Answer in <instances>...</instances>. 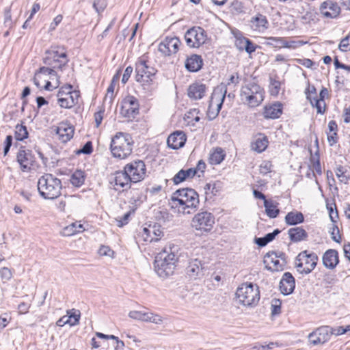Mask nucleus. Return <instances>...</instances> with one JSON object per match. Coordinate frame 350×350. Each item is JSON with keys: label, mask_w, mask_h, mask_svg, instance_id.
<instances>
[{"label": "nucleus", "mask_w": 350, "mask_h": 350, "mask_svg": "<svg viewBox=\"0 0 350 350\" xmlns=\"http://www.w3.org/2000/svg\"><path fill=\"white\" fill-rule=\"evenodd\" d=\"M200 200L198 193L193 189L183 188L176 190L172 195L170 205L182 214H191L198 208Z\"/></svg>", "instance_id": "nucleus-1"}, {"label": "nucleus", "mask_w": 350, "mask_h": 350, "mask_svg": "<svg viewBox=\"0 0 350 350\" xmlns=\"http://www.w3.org/2000/svg\"><path fill=\"white\" fill-rule=\"evenodd\" d=\"M178 245H169L165 247L155 257L154 270L159 277L172 275L178 260Z\"/></svg>", "instance_id": "nucleus-2"}, {"label": "nucleus", "mask_w": 350, "mask_h": 350, "mask_svg": "<svg viewBox=\"0 0 350 350\" xmlns=\"http://www.w3.org/2000/svg\"><path fill=\"white\" fill-rule=\"evenodd\" d=\"M133 141L131 135L126 133L118 132L112 138L110 150L113 157L125 159L133 151Z\"/></svg>", "instance_id": "nucleus-3"}, {"label": "nucleus", "mask_w": 350, "mask_h": 350, "mask_svg": "<svg viewBox=\"0 0 350 350\" xmlns=\"http://www.w3.org/2000/svg\"><path fill=\"white\" fill-rule=\"evenodd\" d=\"M62 182L51 174H44L38 181L40 195L44 199L54 200L61 195Z\"/></svg>", "instance_id": "nucleus-4"}, {"label": "nucleus", "mask_w": 350, "mask_h": 350, "mask_svg": "<svg viewBox=\"0 0 350 350\" xmlns=\"http://www.w3.org/2000/svg\"><path fill=\"white\" fill-rule=\"evenodd\" d=\"M236 296L243 306H256L260 299L258 286L252 282L243 283L237 289Z\"/></svg>", "instance_id": "nucleus-5"}, {"label": "nucleus", "mask_w": 350, "mask_h": 350, "mask_svg": "<svg viewBox=\"0 0 350 350\" xmlns=\"http://www.w3.org/2000/svg\"><path fill=\"white\" fill-rule=\"evenodd\" d=\"M44 63L52 69H62L68 62L65 49L59 46H53L46 51Z\"/></svg>", "instance_id": "nucleus-6"}, {"label": "nucleus", "mask_w": 350, "mask_h": 350, "mask_svg": "<svg viewBox=\"0 0 350 350\" xmlns=\"http://www.w3.org/2000/svg\"><path fill=\"white\" fill-rule=\"evenodd\" d=\"M34 85L38 88H59L56 72L50 68L42 67L33 77Z\"/></svg>", "instance_id": "nucleus-7"}, {"label": "nucleus", "mask_w": 350, "mask_h": 350, "mask_svg": "<svg viewBox=\"0 0 350 350\" xmlns=\"http://www.w3.org/2000/svg\"><path fill=\"white\" fill-rule=\"evenodd\" d=\"M318 256L314 252L309 253L307 250L301 252L296 257L295 267L301 274H308L317 266Z\"/></svg>", "instance_id": "nucleus-8"}, {"label": "nucleus", "mask_w": 350, "mask_h": 350, "mask_svg": "<svg viewBox=\"0 0 350 350\" xmlns=\"http://www.w3.org/2000/svg\"><path fill=\"white\" fill-rule=\"evenodd\" d=\"M305 94L311 105L317 109V113L323 114L326 106L325 98L329 96L328 89H321L319 93L317 89H306Z\"/></svg>", "instance_id": "nucleus-9"}, {"label": "nucleus", "mask_w": 350, "mask_h": 350, "mask_svg": "<svg viewBox=\"0 0 350 350\" xmlns=\"http://www.w3.org/2000/svg\"><path fill=\"white\" fill-rule=\"evenodd\" d=\"M215 224V217L209 212L204 211L194 215L191 225L196 230L201 233L210 232Z\"/></svg>", "instance_id": "nucleus-10"}, {"label": "nucleus", "mask_w": 350, "mask_h": 350, "mask_svg": "<svg viewBox=\"0 0 350 350\" xmlns=\"http://www.w3.org/2000/svg\"><path fill=\"white\" fill-rule=\"evenodd\" d=\"M185 39L188 46L198 48L205 43L206 33L202 27H193L186 31Z\"/></svg>", "instance_id": "nucleus-11"}, {"label": "nucleus", "mask_w": 350, "mask_h": 350, "mask_svg": "<svg viewBox=\"0 0 350 350\" xmlns=\"http://www.w3.org/2000/svg\"><path fill=\"white\" fill-rule=\"evenodd\" d=\"M124 167L133 183L140 182L146 177V167L145 163L142 160L132 161Z\"/></svg>", "instance_id": "nucleus-12"}, {"label": "nucleus", "mask_w": 350, "mask_h": 350, "mask_svg": "<svg viewBox=\"0 0 350 350\" xmlns=\"http://www.w3.org/2000/svg\"><path fill=\"white\" fill-rule=\"evenodd\" d=\"M110 183L115 190L125 191L131 187L133 182L124 168L123 170L117 171L111 175Z\"/></svg>", "instance_id": "nucleus-13"}, {"label": "nucleus", "mask_w": 350, "mask_h": 350, "mask_svg": "<svg viewBox=\"0 0 350 350\" xmlns=\"http://www.w3.org/2000/svg\"><path fill=\"white\" fill-rule=\"evenodd\" d=\"M139 113L137 100L133 96H128L122 102L120 114L128 119L134 118Z\"/></svg>", "instance_id": "nucleus-14"}, {"label": "nucleus", "mask_w": 350, "mask_h": 350, "mask_svg": "<svg viewBox=\"0 0 350 350\" xmlns=\"http://www.w3.org/2000/svg\"><path fill=\"white\" fill-rule=\"evenodd\" d=\"M80 92L75 89L72 91H59L57 94L59 105L64 108H71L78 103Z\"/></svg>", "instance_id": "nucleus-15"}, {"label": "nucleus", "mask_w": 350, "mask_h": 350, "mask_svg": "<svg viewBox=\"0 0 350 350\" xmlns=\"http://www.w3.org/2000/svg\"><path fill=\"white\" fill-rule=\"evenodd\" d=\"M332 335V327L329 326H321L310 333L308 339L314 345L324 344L328 341Z\"/></svg>", "instance_id": "nucleus-16"}, {"label": "nucleus", "mask_w": 350, "mask_h": 350, "mask_svg": "<svg viewBox=\"0 0 350 350\" xmlns=\"http://www.w3.org/2000/svg\"><path fill=\"white\" fill-rule=\"evenodd\" d=\"M16 159L23 172L30 170L35 162V157L32 151L25 148H21L18 150Z\"/></svg>", "instance_id": "nucleus-17"}, {"label": "nucleus", "mask_w": 350, "mask_h": 350, "mask_svg": "<svg viewBox=\"0 0 350 350\" xmlns=\"http://www.w3.org/2000/svg\"><path fill=\"white\" fill-rule=\"evenodd\" d=\"M181 44L180 39L177 37L166 38L159 45V51L164 55H170L178 52Z\"/></svg>", "instance_id": "nucleus-18"}, {"label": "nucleus", "mask_w": 350, "mask_h": 350, "mask_svg": "<svg viewBox=\"0 0 350 350\" xmlns=\"http://www.w3.org/2000/svg\"><path fill=\"white\" fill-rule=\"evenodd\" d=\"M129 316L131 319L144 322H150L154 324H161L163 323V319L160 315L151 312L133 310L129 312Z\"/></svg>", "instance_id": "nucleus-19"}, {"label": "nucleus", "mask_w": 350, "mask_h": 350, "mask_svg": "<svg viewBox=\"0 0 350 350\" xmlns=\"http://www.w3.org/2000/svg\"><path fill=\"white\" fill-rule=\"evenodd\" d=\"M320 12L325 18H334L339 15L340 8L336 3L327 0L321 4Z\"/></svg>", "instance_id": "nucleus-20"}, {"label": "nucleus", "mask_w": 350, "mask_h": 350, "mask_svg": "<svg viewBox=\"0 0 350 350\" xmlns=\"http://www.w3.org/2000/svg\"><path fill=\"white\" fill-rule=\"evenodd\" d=\"M163 235V232L161 226L157 224L149 225L148 227L144 228L143 230V237L146 241H157Z\"/></svg>", "instance_id": "nucleus-21"}, {"label": "nucleus", "mask_w": 350, "mask_h": 350, "mask_svg": "<svg viewBox=\"0 0 350 350\" xmlns=\"http://www.w3.org/2000/svg\"><path fill=\"white\" fill-rule=\"evenodd\" d=\"M187 140V137L184 132L176 131L172 133L167 138V146L172 149L176 150L182 148Z\"/></svg>", "instance_id": "nucleus-22"}, {"label": "nucleus", "mask_w": 350, "mask_h": 350, "mask_svg": "<svg viewBox=\"0 0 350 350\" xmlns=\"http://www.w3.org/2000/svg\"><path fill=\"white\" fill-rule=\"evenodd\" d=\"M262 90L252 92L251 94L249 92H242L241 93V100L247 103L251 107H256L263 100Z\"/></svg>", "instance_id": "nucleus-23"}, {"label": "nucleus", "mask_w": 350, "mask_h": 350, "mask_svg": "<svg viewBox=\"0 0 350 350\" xmlns=\"http://www.w3.org/2000/svg\"><path fill=\"white\" fill-rule=\"evenodd\" d=\"M295 286V278L289 272L284 273L280 282V289L283 295H287L292 293Z\"/></svg>", "instance_id": "nucleus-24"}, {"label": "nucleus", "mask_w": 350, "mask_h": 350, "mask_svg": "<svg viewBox=\"0 0 350 350\" xmlns=\"http://www.w3.org/2000/svg\"><path fill=\"white\" fill-rule=\"evenodd\" d=\"M226 89L223 91V89H214L213 92L212 93L209 108H216V115L218 114L220 109H221L224 100L226 97Z\"/></svg>", "instance_id": "nucleus-25"}, {"label": "nucleus", "mask_w": 350, "mask_h": 350, "mask_svg": "<svg viewBox=\"0 0 350 350\" xmlns=\"http://www.w3.org/2000/svg\"><path fill=\"white\" fill-rule=\"evenodd\" d=\"M264 262L266 264V268L272 271L282 270L284 265L278 259V254L275 252L267 253L265 256Z\"/></svg>", "instance_id": "nucleus-26"}, {"label": "nucleus", "mask_w": 350, "mask_h": 350, "mask_svg": "<svg viewBox=\"0 0 350 350\" xmlns=\"http://www.w3.org/2000/svg\"><path fill=\"white\" fill-rule=\"evenodd\" d=\"M250 26L254 31L262 33L268 29L269 22L265 16L261 14H258L252 17L250 20Z\"/></svg>", "instance_id": "nucleus-27"}, {"label": "nucleus", "mask_w": 350, "mask_h": 350, "mask_svg": "<svg viewBox=\"0 0 350 350\" xmlns=\"http://www.w3.org/2000/svg\"><path fill=\"white\" fill-rule=\"evenodd\" d=\"M56 134L62 142L66 143L72 137L74 129L70 124L62 122L56 129Z\"/></svg>", "instance_id": "nucleus-28"}, {"label": "nucleus", "mask_w": 350, "mask_h": 350, "mask_svg": "<svg viewBox=\"0 0 350 350\" xmlns=\"http://www.w3.org/2000/svg\"><path fill=\"white\" fill-rule=\"evenodd\" d=\"M322 260L326 268L333 269L339 262L338 253L335 250L329 249L324 253Z\"/></svg>", "instance_id": "nucleus-29"}, {"label": "nucleus", "mask_w": 350, "mask_h": 350, "mask_svg": "<svg viewBox=\"0 0 350 350\" xmlns=\"http://www.w3.org/2000/svg\"><path fill=\"white\" fill-rule=\"evenodd\" d=\"M202 264L200 260L197 258L191 259L186 268V273L189 278L196 279L202 275Z\"/></svg>", "instance_id": "nucleus-30"}, {"label": "nucleus", "mask_w": 350, "mask_h": 350, "mask_svg": "<svg viewBox=\"0 0 350 350\" xmlns=\"http://www.w3.org/2000/svg\"><path fill=\"white\" fill-rule=\"evenodd\" d=\"M267 40H274V41H280L281 46L279 47H284L291 49H295L299 46H301L308 43L307 41L303 40H286L284 38L282 37H268L266 38Z\"/></svg>", "instance_id": "nucleus-31"}, {"label": "nucleus", "mask_w": 350, "mask_h": 350, "mask_svg": "<svg viewBox=\"0 0 350 350\" xmlns=\"http://www.w3.org/2000/svg\"><path fill=\"white\" fill-rule=\"evenodd\" d=\"M282 113V107L280 103H276L264 108L263 116L266 119L278 118Z\"/></svg>", "instance_id": "nucleus-32"}, {"label": "nucleus", "mask_w": 350, "mask_h": 350, "mask_svg": "<svg viewBox=\"0 0 350 350\" xmlns=\"http://www.w3.org/2000/svg\"><path fill=\"white\" fill-rule=\"evenodd\" d=\"M203 62L201 56L193 55L185 61V68L190 72H197L202 66Z\"/></svg>", "instance_id": "nucleus-33"}, {"label": "nucleus", "mask_w": 350, "mask_h": 350, "mask_svg": "<svg viewBox=\"0 0 350 350\" xmlns=\"http://www.w3.org/2000/svg\"><path fill=\"white\" fill-rule=\"evenodd\" d=\"M288 234L291 241L293 242L304 241L308 237L307 232L301 227H296L289 229Z\"/></svg>", "instance_id": "nucleus-34"}, {"label": "nucleus", "mask_w": 350, "mask_h": 350, "mask_svg": "<svg viewBox=\"0 0 350 350\" xmlns=\"http://www.w3.org/2000/svg\"><path fill=\"white\" fill-rule=\"evenodd\" d=\"M304 221V215L299 211H291L285 216V222L289 226H294Z\"/></svg>", "instance_id": "nucleus-35"}, {"label": "nucleus", "mask_w": 350, "mask_h": 350, "mask_svg": "<svg viewBox=\"0 0 350 350\" xmlns=\"http://www.w3.org/2000/svg\"><path fill=\"white\" fill-rule=\"evenodd\" d=\"M268 146L267 137L261 134L251 144V148L258 153L263 152Z\"/></svg>", "instance_id": "nucleus-36"}, {"label": "nucleus", "mask_w": 350, "mask_h": 350, "mask_svg": "<svg viewBox=\"0 0 350 350\" xmlns=\"http://www.w3.org/2000/svg\"><path fill=\"white\" fill-rule=\"evenodd\" d=\"M84 230L83 226L81 224L77 222L72 223L71 224L66 226L62 231V235L64 237L72 236L76 233L82 232Z\"/></svg>", "instance_id": "nucleus-37"}, {"label": "nucleus", "mask_w": 350, "mask_h": 350, "mask_svg": "<svg viewBox=\"0 0 350 350\" xmlns=\"http://www.w3.org/2000/svg\"><path fill=\"white\" fill-rule=\"evenodd\" d=\"M70 181L73 186L81 187L85 181V172L82 170H76L72 174Z\"/></svg>", "instance_id": "nucleus-38"}, {"label": "nucleus", "mask_w": 350, "mask_h": 350, "mask_svg": "<svg viewBox=\"0 0 350 350\" xmlns=\"http://www.w3.org/2000/svg\"><path fill=\"white\" fill-rule=\"evenodd\" d=\"M225 157V154L224 150L221 148H217L214 151L210 154L209 161L212 165H218L219 164Z\"/></svg>", "instance_id": "nucleus-39"}, {"label": "nucleus", "mask_w": 350, "mask_h": 350, "mask_svg": "<svg viewBox=\"0 0 350 350\" xmlns=\"http://www.w3.org/2000/svg\"><path fill=\"white\" fill-rule=\"evenodd\" d=\"M264 206L265 208L266 214L269 217L275 218L278 215L280 210L272 201L265 200V202H264Z\"/></svg>", "instance_id": "nucleus-40"}, {"label": "nucleus", "mask_w": 350, "mask_h": 350, "mask_svg": "<svg viewBox=\"0 0 350 350\" xmlns=\"http://www.w3.org/2000/svg\"><path fill=\"white\" fill-rule=\"evenodd\" d=\"M27 127L23 124H17L15 127V138L18 141H23L27 138Z\"/></svg>", "instance_id": "nucleus-41"}, {"label": "nucleus", "mask_w": 350, "mask_h": 350, "mask_svg": "<svg viewBox=\"0 0 350 350\" xmlns=\"http://www.w3.org/2000/svg\"><path fill=\"white\" fill-rule=\"evenodd\" d=\"M310 161L312 163L310 165V168L312 170L313 173L321 175L322 174L321 167L319 161V154L317 153L315 156H311Z\"/></svg>", "instance_id": "nucleus-42"}, {"label": "nucleus", "mask_w": 350, "mask_h": 350, "mask_svg": "<svg viewBox=\"0 0 350 350\" xmlns=\"http://www.w3.org/2000/svg\"><path fill=\"white\" fill-rule=\"evenodd\" d=\"M79 322V316L75 317V321H70V317L68 316H63L62 318H60L56 323V325L59 327H62L65 325L66 324H69L70 325H75L78 324Z\"/></svg>", "instance_id": "nucleus-43"}, {"label": "nucleus", "mask_w": 350, "mask_h": 350, "mask_svg": "<svg viewBox=\"0 0 350 350\" xmlns=\"http://www.w3.org/2000/svg\"><path fill=\"white\" fill-rule=\"evenodd\" d=\"M152 67L149 66L147 64L146 61L144 58H141L136 63V74L142 75L147 72L148 68H152Z\"/></svg>", "instance_id": "nucleus-44"}, {"label": "nucleus", "mask_w": 350, "mask_h": 350, "mask_svg": "<svg viewBox=\"0 0 350 350\" xmlns=\"http://www.w3.org/2000/svg\"><path fill=\"white\" fill-rule=\"evenodd\" d=\"M205 89H187V96L192 100H198L204 95Z\"/></svg>", "instance_id": "nucleus-45"}, {"label": "nucleus", "mask_w": 350, "mask_h": 350, "mask_svg": "<svg viewBox=\"0 0 350 350\" xmlns=\"http://www.w3.org/2000/svg\"><path fill=\"white\" fill-rule=\"evenodd\" d=\"M239 42L240 44H244V49L245 50V51L247 53L250 54L255 51V50H256L255 45L248 38H243L242 39H239Z\"/></svg>", "instance_id": "nucleus-46"}, {"label": "nucleus", "mask_w": 350, "mask_h": 350, "mask_svg": "<svg viewBox=\"0 0 350 350\" xmlns=\"http://www.w3.org/2000/svg\"><path fill=\"white\" fill-rule=\"evenodd\" d=\"M198 113L199 111L196 109H191L185 114L184 118L188 122H191L192 121L198 122L200 120V117L198 116Z\"/></svg>", "instance_id": "nucleus-47"}, {"label": "nucleus", "mask_w": 350, "mask_h": 350, "mask_svg": "<svg viewBox=\"0 0 350 350\" xmlns=\"http://www.w3.org/2000/svg\"><path fill=\"white\" fill-rule=\"evenodd\" d=\"M154 76H149L144 75H139L136 74V80L139 83H140L141 85H151L150 82L152 81Z\"/></svg>", "instance_id": "nucleus-48"}, {"label": "nucleus", "mask_w": 350, "mask_h": 350, "mask_svg": "<svg viewBox=\"0 0 350 350\" xmlns=\"http://www.w3.org/2000/svg\"><path fill=\"white\" fill-rule=\"evenodd\" d=\"M282 302L278 299H273L271 302V314L278 315L281 312Z\"/></svg>", "instance_id": "nucleus-49"}, {"label": "nucleus", "mask_w": 350, "mask_h": 350, "mask_svg": "<svg viewBox=\"0 0 350 350\" xmlns=\"http://www.w3.org/2000/svg\"><path fill=\"white\" fill-rule=\"evenodd\" d=\"M73 198L74 197L72 196H65L64 198L61 199V200L57 204L58 209H59L61 211H64L66 206H71Z\"/></svg>", "instance_id": "nucleus-50"}, {"label": "nucleus", "mask_w": 350, "mask_h": 350, "mask_svg": "<svg viewBox=\"0 0 350 350\" xmlns=\"http://www.w3.org/2000/svg\"><path fill=\"white\" fill-rule=\"evenodd\" d=\"M272 163L269 161H264L259 166V172L261 174L265 175L271 172Z\"/></svg>", "instance_id": "nucleus-51"}, {"label": "nucleus", "mask_w": 350, "mask_h": 350, "mask_svg": "<svg viewBox=\"0 0 350 350\" xmlns=\"http://www.w3.org/2000/svg\"><path fill=\"white\" fill-rule=\"evenodd\" d=\"M12 277V273L8 267H3L0 269V278L5 282L11 279Z\"/></svg>", "instance_id": "nucleus-52"}, {"label": "nucleus", "mask_w": 350, "mask_h": 350, "mask_svg": "<svg viewBox=\"0 0 350 350\" xmlns=\"http://www.w3.org/2000/svg\"><path fill=\"white\" fill-rule=\"evenodd\" d=\"M339 49L342 51H350V36L345 37L340 41Z\"/></svg>", "instance_id": "nucleus-53"}, {"label": "nucleus", "mask_w": 350, "mask_h": 350, "mask_svg": "<svg viewBox=\"0 0 350 350\" xmlns=\"http://www.w3.org/2000/svg\"><path fill=\"white\" fill-rule=\"evenodd\" d=\"M107 6L105 0H94L93 7L96 12L100 13L103 12Z\"/></svg>", "instance_id": "nucleus-54"}, {"label": "nucleus", "mask_w": 350, "mask_h": 350, "mask_svg": "<svg viewBox=\"0 0 350 350\" xmlns=\"http://www.w3.org/2000/svg\"><path fill=\"white\" fill-rule=\"evenodd\" d=\"M336 175L339 178V180L342 183L347 184L349 181V177L345 174V172L342 167H339L336 169Z\"/></svg>", "instance_id": "nucleus-55"}, {"label": "nucleus", "mask_w": 350, "mask_h": 350, "mask_svg": "<svg viewBox=\"0 0 350 350\" xmlns=\"http://www.w3.org/2000/svg\"><path fill=\"white\" fill-rule=\"evenodd\" d=\"M187 179L185 174V170H180L174 177L173 181L175 185H178Z\"/></svg>", "instance_id": "nucleus-56"}, {"label": "nucleus", "mask_w": 350, "mask_h": 350, "mask_svg": "<svg viewBox=\"0 0 350 350\" xmlns=\"http://www.w3.org/2000/svg\"><path fill=\"white\" fill-rule=\"evenodd\" d=\"M295 61L308 68H312L313 66L316 65V64L310 59H296Z\"/></svg>", "instance_id": "nucleus-57"}, {"label": "nucleus", "mask_w": 350, "mask_h": 350, "mask_svg": "<svg viewBox=\"0 0 350 350\" xmlns=\"http://www.w3.org/2000/svg\"><path fill=\"white\" fill-rule=\"evenodd\" d=\"M331 235L332 239L336 243H340V236L339 235V229L337 226L333 225L332 228Z\"/></svg>", "instance_id": "nucleus-58"}, {"label": "nucleus", "mask_w": 350, "mask_h": 350, "mask_svg": "<svg viewBox=\"0 0 350 350\" xmlns=\"http://www.w3.org/2000/svg\"><path fill=\"white\" fill-rule=\"evenodd\" d=\"M133 69L131 66H128L126 68L124 72L122 75V85H124L125 83L127 82V81L129 80V79L130 78V77L133 72Z\"/></svg>", "instance_id": "nucleus-59"}, {"label": "nucleus", "mask_w": 350, "mask_h": 350, "mask_svg": "<svg viewBox=\"0 0 350 350\" xmlns=\"http://www.w3.org/2000/svg\"><path fill=\"white\" fill-rule=\"evenodd\" d=\"M92 152V144L91 142H88L85 144V145L83 146V148L79 150V153H83V154H90Z\"/></svg>", "instance_id": "nucleus-60"}, {"label": "nucleus", "mask_w": 350, "mask_h": 350, "mask_svg": "<svg viewBox=\"0 0 350 350\" xmlns=\"http://www.w3.org/2000/svg\"><path fill=\"white\" fill-rule=\"evenodd\" d=\"M104 110H100L94 113L96 126L98 128L102 122Z\"/></svg>", "instance_id": "nucleus-61"}, {"label": "nucleus", "mask_w": 350, "mask_h": 350, "mask_svg": "<svg viewBox=\"0 0 350 350\" xmlns=\"http://www.w3.org/2000/svg\"><path fill=\"white\" fill-rule=\"evenodd\" d=\"M12 144V137L11 135H8L5 140V146H4V150L3 153L4 155H6Z\"/></svg>", "instance_id": "nucleus-62"}, {"label": "nucleus", "mask_w": 350, "mask_h": 350, "mask_svg": "<svg viewBox=\"0 0 350 350\" xmlns=\"http://www.w3.org/2000/svg\"><path fill=\"white\" fill-rule=\"evenodd\" d=\"M280 233V230L279 229H275L273 232L267 234L265 236V239L268 241V243L272 241L275 237Z\"/></svg>", "instance_id": "nucleus-63"}, {"label": "nucleus", "mask_w": 350, "mask_h": 350, "mask_svg": "<svg viewBox=\"0 0 350 350\" xmlns=\"http://www.w3.org/2000/svg\"><path fill=\"white\" fill-rule=\"evenodd\" d=\"M62 16L57 15L53 21V22L50 25V30H54L56 27L61 23L62 21Z\"/></svg>", "instance_id": "nucleus-64"}]
</instances>
